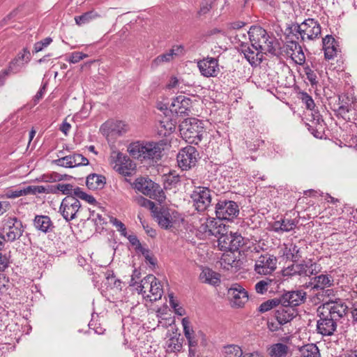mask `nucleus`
<instances>
[{
  "instance_id": "f257e3e1",
  "label": "nucleus",
  "mask_w": 357,
  "mask_h": 357,
  "mask_svg": "<svg viewBox=\"0 0 357 357\" xmlns=\"http://www.w3.org/2000/svg\"><path fill=\"white\" fill-rule=\"evenodd\" d=\"M348 307L342 302H326L317 310V331L323 336H332L347 314Z\"/></svg>"
},
{
  "instance_id": "f03ea898",
  "label": "nucleus",
  "mask_w": 357,
  "mask_h": 357,
  "mask_svg": "<svg viewBox=\"0 0 357 357\" xmlns=\"http://www.w3.org/2000/svg\"><path fill=\"white\" fill-rule=\"evenodd\" d=\"M251 45L256 51L264 54L277 55L279 54V43L276 38L270 36L267 31L259 26H252L247 32Z\"/></svg>"
},
{
  "instance_id": "7ed1b4c3",
  "label": "nucleus",
  "mask_w": 357,
  "mask_h": 357,
  "mask_svg": "<svg viewBox=\"0 0 357 357\" xmlns=\"http://www.w3.org/2000/svg\"><path fill=\"white\" fill-rule=\"evenodd\" d=\"M164 145L162 141L158 142H136L131 143L128 150L130 155L135 159L141 161L146 160L157 161L162 157Z\"/></svg>"
},
{
  "instance_id": "20e7f679",
  "label": "nucleus",
  "mask_w": 357,
  "mask_h": 357,
  "mask_svg": "<svg viewBox=\"0 0 357 357\" xmlns=\"http://www.w3.org/2000/svg\"><path fill=\"white\" fill-rule=\"evenodd\" d=\"M180 132L186 142L198 144L204 132L203 123L197 119H187L180 125Z\"/></svg>"
},
{
  "instance_id": "39448f33",
  "label": "nucleus",
  "mask_w": 357,
  "mask_h": 357,
  "mask_svg": "<svg viewBox=\"0 0 357 357\" xmlns=\"http://www.w3.org/2000/svg\"><path fill=\"white\" fill-rule=\"evenodd\" d=\"M4 235L0 234L2 240L13 242L19 239L23 234L24 227L22 222L15 216H5L1 222Z\"/></svg>"
},
{
  "instance_id": "423d86ee",
  "label": "nucleus",
  "mask_w": 357,
  "mask_h": 357,
  "mask_svg": "<svg viewBox=\"0 0 357 357\" xmlns=\"http://www.w3.org/2000/svg\"><path fill=\"white\" fill-rule=\"evenodd\" d=\"M319 271V266L316 263L312 262V260H310L307 262L292 264L282 270V275L287 277L294 275L310 277L311 275H316Z\"/></svg>"
},
{
  "instance_id": "0eeeda50",
  "label": "nucleus",
  "mask_w": 357,
  "mask_h": 357,
  "mask_svg": "<svg viewBox=\"0 0 357 357\" xmlns=\"http://www.w3.org/2000/svg\"><path fill=\"white\" fill-rule=\"evenodd\" d=\"M134 185L137 190L151 199L160 201L165 197L160 185L151 179L144 177L138 178L135 180Z\"/></svg>"
},
{
  "instance_id": "6e6552de",
  "label": "nucleus",
  "mask_w": 357,
  "mask_h": 357,
  "mask_svg": "<svg viewBox=\"0 0 357 357\" xmlns=\"http://www.w3.org/2000/svg\"><path fill=\"white\" fill-rule=\"evenodd\" d=\"M215 212L217 218L231 221L239 213L238 204L231 200L219 199L215 204Z\"/></svg>"
},
{
  "instance_id": "1a4fd4ad",
  "label": "nucleus",
  "mask_w": 357,
  "mask_h": 357,
  "mask_svg": "<svg viewBox=\"0 0 357 357\" xmlns=\"http://www.w3.org/2000/svg\"><path fill=\"white\" fill-rule=\"evenodd\" d=\"M212 190L207 187H195L190 195L193 206L198 211H204L211 205Z\"/></svg>"
},
{
  "instance_id": "9d476101",
  "label": "nucleus",
  "mask_w": 357,
  "mask_h": 357,
  "mask_svg": "<svg viewBox=\"0 0 357 357\" xmlns=\"http://www.w3.org/2000/svg\"><path fill=\"white\" fill-rule=\"evenodd\" d=\"M149 287L151 295H148L151 301H156L161 298L163 290L160 282L153 275H149L142 280L137 290L139 294H144V289Z\"/></svg>"
},
{
  "instance_id": "9b49d317",
  "label": "nucleus",
  "mask_w": 357,
  "mask_h": 357,
  "mask_svg": "<svg viewBox=\"0 0 357 357\" xmlns=\"http://www.w3.org/2000/svg\"><path fill=\"white\" fill-rule=\"evenodd\" d=\"M199 153L192 146L183 148L177 155L178 166L183 170H187L195 166Z\"/></svg>"
},
{
  "instance_id": "f8f14e48",
  "label": "nucleus",
  "mask_w": 357,
  "mask_h": 357,
  "mask_svg": "<svg viewBox=\"0 0 357 357\" xmlns=\"http://www.w3.org/2000/svg\"><path fill=\"white\" fill-rule=\"evenodd\" d=\"M218 247L222 251H229L234 253L244 245V238L240 234H229L220 236Z\"/></svg>"
},
{
  "instance_id": "ddd939ff",
  "label": "nucleus",
  "mask_w": 357,
  "mask_h": 357,
  "mask_svg": "<svg viewBox=\"0 0 357 357\" xmlns=\"http://www.w3.org/2000/svg\"><path fill=\"white\" fill-rule=\"evenodd\" d=\"M81 207L80 202L73 196H66L63 199L59 211L63 218L70 222L76 218V214Z\"/></svg>"
},
{
  "instance_id": "4468645a",
  "label": "nucleus",
  "mask_w": 357,
  "mask_h": 357,
  "mask_svg": "<svg viewBox=\"0 0 357 357\" xmlns=\"http://www.w3.org/2000/svg\"><path fill=\"white\" fill-rule=\"evenodd\" d=\"M277 259L270 254L261 255L255 261V271L259 275H271L275 269Z\"/></svg>"
},
{
  "instance_id": "2eb2a0df",
  "label": "nucleus",
  "mask_w": 357,
  "mask_h": 357,
  "mask_svg": "<svg viewBox=\"0 0 357 357\" xmlns=\"http://www.w3.org/2000/svg\"><path fill=\"white\" fill-rule=\"evenodd\" d=\"M53 163L66 168H73L78 166H86L89 165V160L79 153L66 155L53 160Z\"/></svg>"
},
{
  "instance_id": "dca6fc26",
  "label": "nucleus",
  "mask_w": 357,
  "mask_h": 357,
  "mask_svg": "<svg viewBox=\"0 0 357 357\" xmlns=\"http://www.w3.org/2000/svg\"><path fill=\"white\" fill-rule=\"evenodd\" d=\"M192 101L184 96H178L170 105V111L179 116L189 115L191 112Z\"/></svg>"
},
{
  "instance_id": "f3484780",
  "label": "nucleus",
  "mask_w": 357,
  "mask_h": 357,
  "mask_svg": "<svg viewBox=\"0 0 357 357\" xmlns=\"http://www.w3.org/2000/svg\"><path fill=\"white\" fill-rule=\"evenodd\" d=\"M197 66L201 74L206 77H216L219 73L218 61L213 57H207L199 61Z\"/></svg>"
},
{
  "instance_id": "a211bd4d",
  "label": "nucleus",
  "mask_w": 357,
  "mask_h": 357,
  "mask_svg": "<svg viewBox=\"0 0 357 357\" xmlns=\"http://www.w3.org/2000/svg\"><path fill=\"white\" fill-rule=\"evenodd\" d=\"M280 298L282 303L291 306L292 308H296V307L305 303L306 293L303 290L289 291L282 295Z\"/></svg>"
},
{
  "instance_id": "6ab92c4d",
  "label": "nucleus",
  "mask_w": 357,
  "mask_h": 357,
  "mask_svg": "<svg viewBox=\"0 0 357 357\" xmlns=\"http://www.w3.org/2000/svg\"><path fill=\"white\" fill-rule=\"evenodd\" d=\"M303 30H302L304 35V40L305 38L307 40H314L318 38L321 35V26L319 23L312 18H308L303 22Z\"/></svg>"
},
{
  "instance_id": "aec40b11",
  "label": "nucleus",
  "mask_w": 357,
  "mask_h": 357,
  "mask_svg": "<svg viewBox=\"0 0 357 357\" xmlns=\"http://www.w3.org/2000/svg\"><path fill=\"white\" fill-rule=\"evenodd\" d=\"M114 169L119 174L129 176L132 175V172L135 170V164L128 156L119 153Z\"/></svg>"
},
{
  "instance_id": "412c9836",
  "label": "nucleus",
  "mask_w": 357,
  "mask_h": 357,
  "mask_svg": "<svg viewBox=\"0 0 357 357\" xmlns=\"http://www.w3.org/2000/svg\"><path fill=\"white\" fill-rule=\"evenodd\" d=\"M334 279L331 275L329 274H320L317 276L312 278L307 284V287H311L314 291H319L329 288L333 286Z\"/></svg>"
},
{
  "instance_id": "4be33fe9",
  "label": "nucleus",
  "mask_w": 357,
  "mask_h": 357,
  "mask_svg": "<svg viewBox=\"0 0 357 357\" xmlns=\"http://www.w3.org/2000/svg\"><path fill=\"white\" fill-rule=\"evenodd\" d=\"M296 315L297 310L296 308H292L284 303H281L275 311L276 321L284 325L290 322Z\"/></svg>"
},
{
  "instance_id": "5701e85b",
  "label": "nucleus",
  "mask_w": 357,
  "mask_h": 357,
  "mask_svg": "<svg viewBox=\"0 0 357 357\" xmlns=\"http://www.w3.org/2000/svg\"><path fill=\"white\" fill-rule=\"evenodd\" d=\"M235 305L242 307L248 299V292L240 284H234L228 290Z\"/></svg>"
},
{
  "instance_id": "b1692460",
  "label": "nucleus",
  "mask_w": 357,
  "mask_h": 357,
  "mask_svg": "<svg viewBox=\"0 0 357 357\" xmlns=\"http://www.w3.org/2000/svg\"><path fill=\"white\" fill-rule=\"evenodd\" d=\"M153 216L158 225L163 229H169L172 227V218L169 210L164 207L153 209Z\"/></svg>"
},
{
  "instance_id": "393cba45",
  "label": "nucleus",
  "mask_w": 357,
  "mask_h": 357,
  "mask_svg": "<svg viewBox=\"0 0 357 357\" xmlns=\"http://www.w3.org/2000/svg\"><path fill=\"white\" fill-rule=\"evenodd\" d=\"M33 226L37 230L45 234L52 232L55 227L50 218L43 215L35 216Z\"/></svg>"
},
{
  "instance_id": "a878e982",
  "label": "nucleus",
  "mask_w": 357,
  "mask_h": 357,
  "mask_svg": "<svg viewBox=\"0 0 357 357\" xmlns=\"http://www.w3.org/2000/svg\"><path fill=\"white\" fill-rule=\"evenodd\" d=\"M199 280L202 283L218 287L221 282V275L209 268H204L199 275Z\"/></svg>"
},
{
  "instance_id": "bb28decb",
  "label": "nucleus",
  "mask_w": 357,
  "mask_h": 357,
  "mask_svg": "<svg viewBox=\"0 0 357 357\" xmlns=\"http://www.w3.org/2000/svg\"><path fill=\"white\" fill-rule=\"evenodd\" d=\"M344 98L345 96H339L338 100L340 105L337 109H334V111L337 117H341L346 121H352L355 120L354 116L356 114V112L344 104Z\"/></svg>"
},
{
  "instance_id": "cd10ccee",
  "label": "nucleus",
  "mask_w": 357,
  "mask_h": 357,
  "mask_svg": "<svg viewBox=\"0 0 357 357\" xmlns=\"http://www.w3.org/2000/svg\"><path fill=\"white\" fill-rule=\"evenodd\" d=\"M241 52L245 55V59L252 66H257L259 64L263 58L264 53L260 51L255 52L247 44L242 43Z\"/></svg>"
},
{
  "instance_id": "c85d7f7f",
  "label": "nucleus",
  "mask_w": 357,
  "mask_h": 357,
  "mask_svg": "<svg viewBox=\"0 0 357 357\" xmlns=\"http://www.w3.org/2000/svg\"><path fill=\"white\" fill-rule=\"evenodd\" d=\"M298 220L296 219H282L275 221L272 228L275 232H288L292 231L297 225Z\"/></svg>"
},
{
  "instance_id": "c756f323",
  "label": "nucleus",
  "mask_w": 357,
  "mask_h": 357,
  "mask_svg": "<svg viewBox=\"0 0 357 357\" xmlns=\"http://www.w3.org/2000/svg\"><path fill=\"white\" fill-rule=\"evenodd\" d=\"M311 123H307L309 131L317 138H321L324 130V122L322 117L310 120Z\"/></svg>"
},
{
  "instance_id": "7c9ffc66",
  "label": "nucleus",
  "mask_w": 357,
  "mask_h": 357,
  "mask_svg": "<svg viewBox=\"0 0 357 357\" xmlns=\"http://www.w3.org/2000/svg\"><path fill=\"white\" fill-rule=\"evenodd\" d=\"M105 183V176L96 174H91L89 175L86 181L87 188L93 190L102 188Z\"/></svg>"
},
{
  "instance_id": "2f4dec72",
  "label": "nucleus",
  "mask_w": 357,
  "mask_h": 357,
  "mask_svg": "<svg viewBox=\"0 0 357 357\" xmlns=\"http://www.w3.org/2000/svg\"><path fill=\"white\" fill-rule=\"evenodd\" d=\"M100 15L96 11L91 10L83 13L79 16H75V21L78 26H82L89 23L98 17H100Z\"/></svg>"
},
{
  "instance_id": "473e14b6",
  "label": "nucleus",
  "mask_w": 357,
  "mask_h": 357,
  "mask_svg": "<svg viewBox=\"0 0 357 357\" xmlns=\"http://www.w3.org/2000/svg\"><path fill=\"white\" fill-rule=\"evenodd\" d=\"M272 357H286L288 353V347L282 343L273 344L268 349Z\"/></svg>"
},
{
  "instance_id": "72a5a7b5",
  "label": "nucleus",
  "mask_w": 357,
  "mask_h": 357,
  "mask_svg": "<svg viewBox=\"0 0 357 357\" xmlns=\"http://www.w3.org/2000/svg\"><path fill=\"white\" fill-rule=\"evenodd\" d=\"M301 357H320V353L316 344H309L300 349Z\"/></svg>"
},
{
  "instance_id": "f704fd0d",
  "label": "nucleus",
  "mask_w": 357,
  "mask_h": 357,
  "mask_svg": "<svg viewBox=\"0 0 357 357\" xmlns=\"http://www.w3.org/2000/svg\"><path fill=\"white\" fill-rule=\"evenodd\" d=\"M105 127H107L109 130L112 132H116L119 135H122L126 132L128 130V126L121 121H116L114 122H107L105 124Z\"/></svg>"
},
{
  "instance_id": "c9c22d12",
  "label": "nucleus",
  "mask_w": 357,
  "mask_h": 357,
  "mask_svg": "<svg viewBox=\"0 0 357 357\" xmlns=\"http://www.w3.org/2000/svg\"><path fill=\"white\" fill-rule=\"evenodd\" d=\"M280 298H274L262 303L258 307V311L261 313L266 312L273 308L278 309L281 304Z\"/></svg>"
},
{
  "instance_id": "e433bc0d",
  "label": "nucleus",
  "mask_w": 357,
  "mask_h": 357,
  "mask_svg": "<svg viewBox=\"0 0 357 357\" xmlns=\"http://www.w3.org/2000/svg\"><path fill=\"white\" fill-rule=\"evenodd\" d=\"M225 357H242L243 351L241 348L235 344H229L224 347Z\"/></svg>"
},
{
  "instance_id": "4c0bfd02",
  "label": "nucleus",
  "mask_w": 357,
  "mask_h": 357,
  "mask_svg": "<svg viewBox=\"0 0 357 357\" xmlns=\"http://www.w3.org/2000/svg\"><path fill=\"white\" fill-rule=\"evenodd\" d=\"M26 195V188H18L16 189H6L5 191L4 196L8 199H15Z\"/></svg>"
},
{
  "instance_id": "58836bf2",
  "label": "nucleus",
  "mask_w": 357,
  "mask_h": 357,
  "mask_svg": "<svg viewBox=\"0 0 357 357\" xmlns=\"http://www.w3.org/2000/svg\"><path fill=\"white\" fill-rule=\"evenodd\" d=\"M167 350L170 352L180 351L182 348V343L178 337H172L166 341Z\"/></svg>"
},
{
  "instance_id": "ea45409f",
  "label": "nucleus",
  "mask_w": 357,
  "mask_h": 357,
  "mask_svg": "<svg viewBox=\"0 0 357 357\" xmlns=\"http://www.w3.org/2000/svg\"><path fill=\"white\" fill-rule=\"evenodd\" d=\"M180 182V176L178 174H170L165 179L164 185L166 189L175 188Z\"/></svg>"
},
{
  "instance_id": "a19ab883",
  "label": "nucleus",
  "mask_w": 357,
  "mask_h": 357,
  "mask_svg": "<svg viewBox=\"0 0 357 357\" xmlns=\"http://www.w3.org/2000/svg\"><path fill=\"white\" fill-rule=\"evenodd\" d=\"M172 53L169 50L168 52L158 56L152 62L153 68L157 67L165 62H169L173 59Z\"/></svg>"
},
{
  "instance_id": "79ce46f5",
  "label": "nucleus",
  "mask_w": 357,
  "mask_h": 357,
  "mask_svg": "<svg viewBox=\"0 0 357 357\" xmlns=\"http://www.w3.org/2000/svg\"><path fill=\"white\" fill-rule=\"evenodd\" d=\"M63 176L57 172H52L41 176L40 181L46 183L60 181L63 179Z\"/></svg>"
},
{
  "instance_id": "37998d69",
  "label": "nucleus",
  "mask_w": 357,
  "mask_h": 357,
  "mask_svg": "<svg viewBox=\"0 0 357 357\" xmlns=\"http://www.w3.org/2000/svg\"><path fill=\"white\" fill-rule=\"evenodd\" d=\"M300 98L305 103L306 108L310 110H313L315 107V104L312 98L306 92L302 91L299 93Z\"/></svg>"
},
{
  "instance_id": "c03bdc74",
  "label": "nucleus",
  "mask_w": 357,
  "mask_h": 357,
  "mask_svg": "<svg viewBox=\"0 0 357 357\" xmlns=\"http://www.w3.org/2000/svg\"><path fill=\"white\" fill-rule=\"evenodd\" d=\"M18 61H21L22 63L26 64L31 60V53L28 48L24 47L16 57L14 59Z\"/></svg>"
},
{
  "instance_id": "a18cd8bd",
  "label": "nucleus",
  "mask_w": 357,
  "mask_h": 357,
  "mask_svg": "<svg viewBox=\"0 0 357 357\" xmlns=\"http://www.w3.org/2000/svg\"><path fill=\"white\" fill-rule=\"evenodd\" d=\"M272 281V280L268 279L260 280L255 284L256 291L261 294L266 293L268 291V287Z\"/></svg>"
},
{
  "instance_id": "49530a36",
  "label": "nucleus",
  "mask_w": 357,
  "mask_h": 357,
  "mask_svg": "<svg viewBox=\"0 0 357 357\" xmlns=\"http://www.w3.org/2000/svg\"><path fill=\"white\" fill-rule=\"evenodd\" d=\"M304 73L307 77V79L309 80L312 86H315L317 84V77L316 73L312 70L310 66H307L304 67Z\"/></svg>"
},
{
  "instance_id": "de8ad7c7",
  "label": "nucleus",
  "mask_w": 357,
  "mask_h": 357,
  "mask_svg": "<svg viewBox=\"0 0 357 357\" xmlns=\"http://www.w3.org/2000/svg\"><path fill=\"white\" fill-rule=\"evenodd\" d=\"M109 222L116 227L117 230L121 232V234L123 236H127L126 227L125 225L117 218L111 217Z\"/></svg>"
},
{
  "instance_id": "09e8293b",
  "label": "nucleus",
  "mask_w": 357,
  "mask_h": 357,
  "mask_svg": "<svg viewBox=\"0 0 357 357\" xmlns=\"http://www.w3.org/2000/svg\"><path fill=\"white\" fill-rule=\"evenodd\" d=\"M182 325L183 328L184 335L188 340L194 337V331L190 326V322L187 318L182 319Z\"/></svg>"
},
{
  "instance_id": "8fccbe9b",
  "label": "nucleus",
  "mask_w": 357,
  "mask_h": 357,
  "mask_svg": "<svg viewBox=\"0 0 357 357\" xmlns=\"http://www.w3.org/2000/svg\"><path fill=\"white\" fill-rule=\"evenodd\" d=\"M73 185L70 183L65 184H57L56 189L59 192H61L62 194L66 195L67 196H73Z\"/></svg>"
},
{
  "instance_id": "3c124183",
  "label": "nucleus",
  "mask_w": 357,
  "mask_h": 357,
  "mask_svg": "<svg viewBox=\"0 0 357 357\" xmlns=\"http://www.w3.org/2000/svg\"><path fill=\"white\" fill-rule=\"evenodd\" d=\"M289 251L290 252V254H287V257L290 258L293 262L298 261L301 257V256L299 255L300 249L297 245H291Z\"/></svg>"
},
{
  "instance_id": "603ef678",
  "label": "nucleus",
  "mask_w": 357,
  "mask_h": 357,
  "mask_svg": "<svg viewBox=\"0 0 357 357\" xmlns=\"http://www.w3.org/2000/svg\"><path fill=\"white\" fill-rule=\"evenodd\" d=\"M52 39L50 37H47L39 42H37L34 45L33 52L37 53L38 52L42 51L43 48L49 45L52 43Z\"/></svg>"
},
{
  "instance_id": "864d4df0",
  "label": "nucleus",
  "mask_w": 357,
  "mask_h": 357,
  "mask_svg": "<svg viewBox=\"0 0 357 357\" xmlns=\"http://www.w3.org/2000/svg\"><path fill=\"white\" fill-rule=\"evenodd\" d=\"M24 66V64L22 63L21 61L13 59L10 62L8 70L10 73H17Z\"/></svg>"
},
{
  "instance_id": "5fc2aeb1",
  "label": "nucleus",
  "mask_w": 357,
  "mask_h": 357,
  "mask_svg": "<svg viewBox=\"0 0 357 357\" xmlns=\"http://www.w3.org/2000/svg\"><path fill=\"white\" fill-rule=\"evenodd\" d=\"M26 188V192L27 195H36L37 193L41 194V193H45L46 190L44 185H37V186H33V185H29Z\"/></svg>"
},
{
  "instance_id": "6e6d98bb",
  "label": "nucleus",
  "mask_w": 357,
  "mask_h": 357,
  "mask_svg": "<svg viewBox=\"0 0 357 357\" xmlns=\"http://www.w3.org/2000/svg\"><path fill=\"white\" fill-rule=\"evenodd\" d=\"M322 43L323 50L330 48L331 46H338L337 43L335 38L331 35H327L325 38H324L322 40Z\"/></svg>"
},
{
  "instance_id": "4d7b16f0",
  "label": "nucleus",
  "mask_w": 357,
  "mask_h": 357,
  "mask_svg": "<svg viewBox=\"0 0 357 357\" xmlns=\"http://www.w3.org/2000/svg\"><path fill=\"white\" fill-rule=\"evenodd\" d=\"M334 295V291L332 289L326 288L324 289H319L317 294V298L319 300L324 301L325 298H329Z\"/></svg>"
},
{
  "instance_id": "13d9d810",
  "label": "nucleus",
  "mask_w": 357,
  "mask_h": 357,
  "mask_svg": "<svg viewBox=\"0 0 357 357\" xmlns=\"http://www.w3.org/2000/svg\"><path fill=\"white\" fill-rule=\"evenodd\" d=\"M324 51L325 59L327 60H331L337 56L338 49L337 46H331L330 48H326V50H324Z\"/></svg>"
},
{
  "instance_id": "bf43d9fd",
  "label": "nucleus",
  "mask_w": 357,
  "mask_h": 357,
  "mask_svg": "<svg viewBox=\"0 0 357 357\" xmlns=\"http://www.w3.org/2000/svg\"><path fill=\"white\" fill-rule=\"evenodd\" d=\"M87 56V54H84L82 52H75L71 54V56L68 61L72 63H77L79 61L82 60L84 58H86Z\"/></svg>"
},
{
  "instance_id": "052dcab7",
  "label": "nucleus",
  "mask_w": 357,
  "mask_h": 357,
  "mask_svg": "<svg viewBox=\"0 0 357 357\" xmlns=\"http://www.w3.org/2000/svg\"><path fill=\"white\" fill-rule=\"evenodd\" d=\"M296 50H299L300 52H301V47L298 43L291 41L289 43V44L287 45V53H290L289 51H291V56L295 54L294 52Z\"/></svg>"
},
{
  "instance_id": "680f3d73",
  "label": "nucleus",
  "mask_w": 357,
  "mask_h": 357,
  "mask_svg": "<svg viewBox=\"0 0 357 357\" xmlns=\"http://www.w3.org/2000/svg\"><path fill=\"white\" fill-rule=\"evenodd\" d=\"M128 239L129 242L132 245L136 246V250H139L143 247L142 246L139 239L137 238V236L135 235H128L126 236Z\"/></svg>"
},
{
  "instance_id": "e2e57ef3",
  "label": "nucleus",
  "mask_w": 357,
  "mask_h": 357,
  "mask_svg": "<svg viewBox=\"0 0 357 357\" xmlns=\"http://www.w3.org/2000/svg\"><path fill=\"white\" fill-rule=\"evenodd\" d=\"M173 57L184 54V47L183 45H174L171 50Z\"/></svg>"
},
{
  "instance_id": "0e129e2a",
  "label": "nucleus",
  "mask_w": 357,
  "mask_h": 357,
  "mask_svg": "<svg viewBox=\"0 0 357 357\" xmlns=\"http://www.w3.org/2000/svg\"><path fill=\"white\" fill-rule=\"evenodd\" d=\"M283 325L284 324H280V322L278 321L276 322L268 321V322H267V327H268V330L271 331V332L278 331V330H280L281 328V326Z\"/></svg>"
},
{
  "instance_id": "69168bd1",
  "label": "nucleus",
  "mask_w": 357,
  "mask_h": 357,
  "mask_svg": "<svg viewBox=\"0 0 357 357\" xmlns=\"http://www.w3.org/2000/svg\"><path fill=\"white\" fill-rule=\"evenodd\" d=\"M9 264L8 258L6 255H2L0 252V272L3 271Z\"/></svg>"
},
{
  "instance_id": "338daca9",
  "label": "nucleus",
  "mask_w": 357,
  "mask_h": 357,
  "mask_svg": "<svg viewBox=\"0 0 357 357\" xmlns=\"http://www.w3.org/2000/svg\"><path fill=\"white\" fill-rule=\"evenodd\" d=\"M302 30H303V22L301 24H294L291 27V32L298 33L301 36V40H304V35L303 34Z\"/></svg>"
},
{
  "instance_id": "774afa93",
  "label": "nucleus",
  "mask_w": 357,
  "mask_h": 357,
  "mask_svg": "<svg viewBox=\"0 0 357 357\" xmlns=\"http://www.w3.org/2000/svg\"><path fill=\"white\" fill-rule=\"evenodd\" d=\"M139 251L142 252V254L144 256L146 260L148 261L151 264H155V260L151 256H150L149 250L148 249L142 248Z\"/></svg>"
}]
</instances>
